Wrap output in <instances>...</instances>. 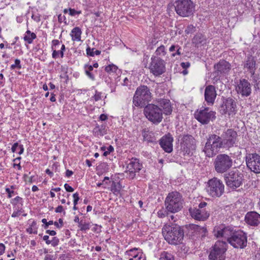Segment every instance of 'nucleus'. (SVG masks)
<instances>
[{
  "instance_id": "obj_12",
  "label": "nucleus",
  "mask_w": 260,
  "mask_h": 260,
  "mask_svg": "<svg viewBox=\"0 0 260 260\" xmlns=\"http://www.w3.org/2000/svg\"><path fill=\"white\" fill-rule=\"evenodd\" d=\"M220 142L223 148H229L236 144L237 141V132L232 129H228L221 135Z\"/></svg>"
},
{
  "instance_id": "obj_19",
  "label": "nucleus",
  "mask_w": 260,
  "mask_h": 260,
  "mask_svg": "<svg viewBox=\"0 0 260 260\" xmlns=\"http://www.w3.org/2000/svg\"><path fill=\"white\" fill-rule=\"evenodd\" d=\"M245 220L251 226H257L260 223V214L255 211L248 212L245 215Z\"/></svg>"
},
{
  "instance_id": "obj_7",
  "label": "nucleus",
  "mask_w": 260,
  "mask_h": 260,
  "mask_svg": "<svg viewBox=\"0 0 260 260\" xmlns=\"http://www.w3.org/2000/svg\"><path fill=\"white\" fill-rule=\"evenodd\" d=\"M206 189L210 197L219 198L224 192V185L222 181L217 178H213L208 181Z\"/></svg>"
},
{
  "instance_id": "obj_62",
  "label": "nucleus",
  "mask_w": 260,
  "mask_h": 260,
  "mask_svg": "<svg viewBox=\"0 0 260 260\" xmlns=\"http://www.w3.org/2000/svg\"><path fill=\"white\" fill-rule=\"evenodd\" d=\"M109 87L111 89V92H113L115 91L116 84L113 83H110L109 84Z\"/></svg>"
},
{
  "instance_id": "obj_23",
  "label": "nucleus",
  "mask_w": 260,
  "mask_h": 260,
  "mask_svg": "<svg viewBox=\"0 0 260 260\" xmlns=\"http://www.w3.org/2000/svg\"><path fill=\"white\" fill-rule=\"evenodd\" d=\"M141 164H125L126 170V171L129 172L131 176L133 177L135 175V173L140 170L141 166L140 165Z\"/></svg>"
},
{
  "instance_id": "obj_18",
  "label": "nucleus",
  "mask_w": 260,
  "mask_h": 260,
  "mask_svg": "<svg viewBox=\"0 0 260 260\" xmlns=\"http://www.w3.org/2000/svg\"><path fill=\"white\" fill-rule=\"evenodd\" d=\"M217 96L215 87L213 85H208L205 89V100L208 105H213Z\"/></svg>"
},
{
  "instance_id": "obj_32",
  "label": "nucleus",
  "mask_w": 260,
  "mask_h": 260,
  "mask_svg": "<svg viewBox=\"0 0 260 260\" xmlns=\"http://www.w3.org/2000/svg\"><path fill=\"white\" fill-rule=\"evenodd\" d=\"M142 251V250L140 248L135 247L126 250L125 252V255L131 256V258H134L138 254H140V253H141Z\"/></svg>"
},
{
  "instance_id": "obj_36",
  "label": "nucleus",
  "mask_w": 260,
  "mask_h": 260,
  "mask_svg": "<svg viewBox=\"0 0 260 260\" xmlns=\"http://www.w3.org/2000/svg\"><path fill=\"white\" fill-rule=\"evenodd\" d=\"M166 53L167 51L165 46L160 45L156 49L154 53L155 55H153V56H156L157 57L164 56L166 54Z\"/></svg>"
},
{
  "instance_id": "obj_34",
  "label": "nucleus",
  "mask_w": 260,
  "mask_h": 260,
  "mask_svg": "<svg viewBox=\"0 0 260 260\" xmlns=\"http://www.w3.org/2000/svg\"><path fill=\"white\" fill-rule=\"evenodd\" d=\"M121 185L119 182H116L112 181L110 187L111 191L114 194H117L120 192L121 189Z\"/></svg>"
},
{
  "instance_id": "obj_44",
  "label": "nucleus",
  "mask_w": 260,
  "mask_h": 260,
  "mask_svg": "<svg viewBox=\"0 0 260 260\" xmlns=\"http://www.w3.org/2000/svg\"><path fill=\"white\" fill-rule=\"evenodd\" d=\"M121 79H122V82L121 83V85L122 86H128L129 83V81L127 77H124L122 78L121 76L118 77L116 79V82L117 83L118 81H119Z\"/></svg>"
},
{
  "instance_id": "obj_30",
  "label": "nucleus",
  "mask_w": 260,
  "mask_h": 260,
  "mask_svg": "<svg viewBox=\"0 0 260 260\" xmlns=\"http://www.w3.org/2000/svg\"><path fill=\"white\" fill-rule=\"evenodd\" d=\"M246 162H260V156L256 153H249L246 157Z\"/></svg>"
},
{
  "instance_id": "obj_14",
  "label": "nucleus",
  "mask_w": 260,
  "mask_h": 260,
  "mask_svg": "<svg viewBox=\"0 0 260 260\" xmlns=\"http://www.w3.org/2000/svg\"><path fill=\"white\" fill-rule=\"evenodd\" d=\"M246 234L239 231L235 232L229 239V243L235 248H243L247 245Z\"/></svg>"
},
{
  "instance_id": "obj_38",
  "label": "nucleus",
  "mask_w": 260,
  "mask_h": 260,
  "mask_svg": "<svg viewBox=\"0 0 260 260\" xmlns=\"http://www.w3.org/2000/svg\"><path fill=\"white\" fill-rule=\"evenodd\" d=\"M159 260H175V258L171 253L164 251L160 255Z\"/></svg>"
},
{
  "instance_id": "obj_43",
  "label": "nucleus",
  "mask_w": 260,
  "mask_h": 260,
  "mask_svg": "<svg viewBox=\"0 0 260 260\" xmlns=\"http://www.w3.org/2000/svg\"><path fill=\"white\" fill-rule=\"evenodd\" d=\"M78 227L80 228V230L81 231H85L90 229V225L89 223L83 222L82 221V222H80L79 223V225H78Z\"/></svg>"
},
{
  "instance_id": "obj_50",
  "label": "nucleus",
  "mask_w": 260,
  "mask_h": 260,
  "mask_svg": "<svg viewBox=\"0 0 260 260\" xmlns=\"http://www.w3.org/2000/svg\"><path fill=\"white\" fill-rule=\"evenodd\" d=\"M69 15L72 16H74L76 15H79L81 14V11H76L74 9L70 8L69 9Z\"/></svg>"
},
{
  "instance_id": "obj_51",
  "label": "nucleus",
  "mask_w": 260,
  "mask_h": 260,
  "mask_svg": "<svg viewBox=\"0 0 260 260\" xmlns=\"http://www.w3.org/2000/svg\"><path fill=\"white\" fill-rule=\"evenodd\" d=\"M13 186H11L10 188H7L6 189V191L7 193H8V196L9 198H11L14 193V191L13 190Z\"/></svg>"
},
{
  "instance_id": "obj_58",
  "label": "nucleus",
  "mask_w": 260,
  "mask_h": 260,
  "mask_svg": "<svg viewBox=\"0 0 260 260\" xmlns=\"http://www.w3.org/2000/svg\"><path fill=\"white\" fill-rule=\"evenodd\" d=\"M5 246L3 243H0V255H3L5 251Z\"/></svg>"
},
{
  "instance_id": "obj_2",
  "label": "nucleus",
  "mask_w": 260,
  "mask_h": 260,
  "mask_svg": "<svg viewBox=\"0 0 260 260\" xmlns=\"http://www.w3.org/2000/svg\"><path fill=\"white\" fill-rule=\"evenodd\" d=\"M162 234L165 239L173 245L181 243L184 237V232L181 228L173 224L165 225L162 229Z\"/></svg>"
},
{
  "instance_id": "obj_37",
  "label": "nucleus",
  "mask_w": 260,
  "mask_h": 260,
  "mask_svg": "<svg viewBox=\"0 0 260 260\" xmlns=\"http://www.w3.org/2000/svg\"><path fill=\"white\" fill-rule=\"evenodd\" d=\"M247 167L256 174L260 173V164H246Z\"/></svg>"
},
{
  "instance_id": "obj_33",
  "label": "nucleus",
  "mask_w": 260,
  "mask_h": 260,
  "mask_svg": "<svg viewBox=\"0 0 260 260\" xmlns=\"http://www.w3.org/2000/svg\"><path fill=\"white\" fill-rule=\"evenodd\" d=\"M215 162H232V160L228 155L221 154L217 156Z\"/></svg>"
},
{
  "instance_id": "obj_1",
  "label": "nucleus",
  "mask_w": 260,
  "mask_h": 260,
  "mask_svg": "<svg viewBox=\"0 0 260 260\" xmlns=\"http://www.w3.org/2000/svg\"><path fill=\"white\" fill-rule=\"evenodd\" d=\"M159 106L150 104L147 105L144 109V114L148 120L155 124L159 123L163 119V113L169 115L172 112V107L170 100L161 99L159 101Z\"/></svg>"
},
{
  "instance_id": "obj_55",
  "label": "nucleus",
  "mask_w": 260,
  "mask_h": 260,
  "mask_svg": "<svg viewBox=\"0 0 260 260\" xmlns=\"http://www.w3.org/2000/svg\"><path fill=\"white\" fill-rule=\"evenodd\" d=\"M73 197L74 198V204L77 205L78 202L79 200V196L78 192H76L73 194Z\"/></svg>"
},
{
  "instance_id": "obj_6",
  "label": "nucleus",
  "mask_w": 260,
  "mask_h": 260,
  "mask_svg": "<svg viewBox=\"0 0 260 260\" xmlns=\"http://www.w3.org/2000/svg\"><path fill=\"white\" fill-rule=\"evenodd\" d=\"M174 7L176 13L183 17L191 16L194 11V5L191 0H177Z\"/></svg>"
},
{
  "instance_id": "obj_42",
  "label": "nucleus",
  "mask_w": 260,
  "mask_h": 260,
  "mask_svg": "<svg viewBox=\"0 0 260 260\" xmlns=\"http://www.w3.org/2000/svg\"><path fill=\"white\" fill-rule=\"evenodd\" d=\"M86 51L87 54L90 56H94L95 55H99L101 54L100 51L98 50H94V48H91L90 47H88Z\"/></svg>"
},
{
  "instance_id": "obj_46",
  "label": "nucleus",
  "mask_w": 260,
  "mask_h": 260,
  "mask_svg": "<svg viewBox=\"0 0 260 260\" xmlns=\"http://www.w3.org/2000/svg\"><path fill=\"white\" fill-rule=\"evenodd\" d=\"M102 150L104 151L103 155L104 156L108 155L110 152L114 151V148L111 145L109 146L107 148L102 147Z\"/></svg>"
},
{
  "instance_id": "obj_63",
  "label": "nucleus",
  "mask_w": 260,
  "mask_h": 260,
  "mask_svg": "<svg viewBox=\"0 0 260 260\" xmlns=\"http://www.w3.org/2000/svg\"><path fill=\"white\" fill-rule=\"evenodd\" d=\"M65 49H66L65 45L62 44L61 45V49L59 52L60 56L61 58H62L63 57V55H64L63 51L65 50Z\"/></svg>"
},
{
  "instance_id": "obj_39",
  "label": "nucleus",
  "mask_w": 260,
  "mask_h": 260,
  "mask_svg": "<svg viewBox=\"0 0 260 260\" xmlns=\"http://www.w3.org/2000/svg\"><path fill=\"white\" fill-rule=\"evenodd\" d=\"M37 222L35 221H32L29 226L27 228L26 231L29 234H37Z\"/></svg>"
},
{
  "instance_id": "obj_4",
  "label": "nucleus",
  "mask_w": 260,
  "mask_h": 260,
  "mask_svg": "<svg viewBox=\"0 0 260 260\" xmlns=\"http://www.w3.org/2000/svg\"><path fill=\"white\" fill-rule=\"evenodd\" d=\"M220 139L221 138L216 135L209 136L204 149V152L206 156L213 157L220 148H223Z\"/></svg>"
},
{
  "instance_id": "obj_59",
  "label": "nucleus",
  "mask_w": 260,
  "mask_h": 260,
  "mask_svg": "<svg viewBox=\"0 0 260 260\" xmlns=\"http://www.w3.org/2000/svg\"><path fill=\"white\" fill-rule=\"evenodd\" d=\"M58 20L60 23H61L64 21L65 22V23L66 22L65 21V20H66V17L64 15H62L61 14L58 15Z\"/></svg>"
},
{
  "instance_id": "obj_15",
  "label": "nucleus",
  "mask_w": 260,
  "mask_h": 260,
  "mask_svg": "<svg viewBox=\"0 0 260 260\" xmlns=\"http://www.w3.org/2000/svg\"><path fill=\"white\" fill-rule=\"evenodd\" d=\"M236 103L231 98L224 100L220 107L219 111L222 114H228L229 116L233 115L236 113Z\"/></svg>"
},
{
  "instance_id": "obj_22",
  "label": "nucleus",
  "mask_w": 260,
  "mask_h": 260,
  "mask_svg": "<svg viewBox=\"0 0 260 260\" xmlns=\"http://www.w3.org/2000/svg\"><path fill=\"white\" fill-rule=\"evenodd\" d=\"M182 147L186 152H190L191 150L194 149V140L191 136H186L183 138Z\"/></svg>"
},
{
  "instance_id": "obj_26",
  "label": "nucleus",
  "mask_w": 260,
  "mask_h": 260,
  "mask_svg": "<svg viewBox=\"0 0 260 260\" xmlns=\"http://www.w3.org/2000/svg\"><path fill=\"white\" fill-rule=\"evenodd\" d=\"M231 167V164H215V166L216 171L219 173L225 172Z\"/></svg>"
},
{
  "instance_id": "obj_56",
  "label": "nucleus",
  "mask_w": 260,
  "mask_h": 260,
  "mask_svg": "<svg viewBox=\"0 0 260 260\" xmlns=\"http://www.w3.org/2000/svg\"><path fill=\"white\" fill-rule=\"evenodd\" d=\"M64 187L66 191L68 192H73L74 190V188L67 183H66L64 185Z\"/></svg>"
},
{
  "instance_id": "obj_60",
  "label": "nucleus",
  "mask_w": 260,
  "mask_h": 260,
  "mask_svg": "<svg viewBox=\"0 0 260 260\" xmlns=\"http://www.w3.org/2000/svg\"><path fill=\"white\" fill-rule=\"evenodd\" d=\"M17 150H19L18 153L19 154H22L24 151L23 146L22 145H19L18 143H17Z\"/></svg>"
},
{
  "instance_id": "obj_54",
  "label": "nucleus",
  "mask_w": 260,
  "mask_h": 260,
  "mask_svg": "<svg viewBox=\"0 0 260 260\" xmlns=\"http://www.w3.org/2000/svg\"><path fill=\"white\" fill-rule=\"evenodd\" d=\"M56 256L55 255L47 254L44 258V260H56Z\"/></svg>"
},
{
  "instance_id": "obj_9",
  "label": "nucleus",
  "mask_w": 260,
  "mask_h": 260,
  "mask_svg": "<svg viewBox=\"0 0 260 260\" xmlns=\"http://www.w3.org/2000/svg\"><path fill=\"white\" fill-rule=\"evenodd\" d=\"M151 93L146 86H141L137 88L133 98V103L136 106H141L145 102L151 100Z\"/></svg>"
},
{
  "instance_id": "obj_16",
  "label": "nucleus",
  "mask_w": 260,
  "mask_h": 260,
  "mask_svg": "<svg viewBox=\"0 0 260 260\" xmlns=\"http://www.w3.org/2000/svg\"><path fill=\"white\" fill-rule=\"evenodd\" d=\"M237 93L242 96H248L251 93L250 83L246 79L240 80L236 88Z\"/></svg>"
},
{
  "instance_id": "obj_31",
  "label": "nucleus",
  "mask_w": 260,
  "mask_h": 260,
  "mask_svg": "<svg viewBox=\"0 0 260 260\" xmlns=\"http://www.w3.org/2000/svg\"><path fill=\"white\" fill-rule=\"evenodd\" d=\"M235 233V232H234L233 229L232 227L225 225L223 239L229 242V239Z\"/></svg>"
},
{
  "instance_id": "obj_3",
  "label": "nucleus",
  "mask_w": 260,
  "mask_h": 260,
  "mask_svg": "<svg viewBox=\"0 0 260 260\" xmlns=\"http://www.w3.org/2000/svg\"><path fill=\"white\" fill-rule=\"evenodd\" d=\"M165 205L168 211L176 213L182 208V199L178 192L169 193L166 198Z\"/></svg>"
},
{
  "instance_id": "obj_35",
  "label": "nucleus",
  "mask_w": 260,
  "mask_h": 260,
  "mask_svg": "<svg viewBox=\"0 0 260 260\" xmlns=\"http://www.w3.org/2000/svg\"><path fill=\"white\" fill-rule=\"evenodd\" d=\"M108 166L106 164H100L96 167L97 174L101 175L108 171Z\"/></svg>"
},
{
  "instance_id": "obj_57",
  "label": "nucleus",
  "mask_w": 260,
  "mask_h": 260,
  "mask_svg": "<svg viewBox=\"0 0 260 260\" xmlns=\"http://www.w3.org/2000/svg\"><path fill=\"white\" fill-rule=\"evenodd\" d=\"M190 66L189 62H183L181 63V66L183 69H187Z\"/></svg>"
},
{
  "instance_id": "obj_29",
  "label": "nucleus",
  "mask_w": 260,
  "mask_h": 260,
  "mask_svg": "<svg viewBox=\"0 0 260 260\" xmlns=\"http://www.w3.org/2000/svg\"><path fill=\"white\" fill-rule=\"evenodd\" d=\"M37 36L34 32H31L30 30H27L24 34L23 39L25 42L28 44H31L36 38Z\"/></svg>"
},
{
  "instance_id": "obj_45",
  "label": "nucleus",
  "mask_w": 260,
  "mask_h": 260,
  "mask_svg": "<svg viewBox=\"0 0 260 260\" xmlns=\"http://www.w3.org/2000/svg\"><path fill=\"white\" fill-rule=\"evenodd\" d=\"M128 260H146L145 254L142 251L140 254H138L134 258H130Z\"/></svg>"
},
{
  "instance_id": "obj_49",
  "label": "nucleus",
  "mask_w": 260,
  "mask_h": 260,
  "mask_svg": "<svg viewBox=\"0 0 260 260\" xmlns=\"http://www.w3.org/2000/svg\"><path fill=\"white\" fill-rule=\"evenodd\" d=\"M49 244H51V245L53 247L57 246L59 243V239L57 237H53L51 240H50L49 242Z\"/></svg>"
},
{
  "instance_id": "obj_47",
  "label": "nucleus",
  "mask_w": 260,
  "mask_h": 260,
  "mask_svg": "<svg viewBox=\"0 0 260 260\" xmlns=\"http://www.w3.org/2000/svg\"><path fill=\"white\" fill-rule=\"evenodd\" d=\"M42 222L45 224L44 226L45 229H47L49 225L53 224V221L52 220H50L48 222L45 218L42 219Z\"/></svg>"
},
{
  "instance_id": "obj_52",
  "label": "nucleus",
  "mask_w": 260,
  "mask_h": 260,
  "mask_svg": "<svg viewBox=\"0 0 260 260\" xmlns=\"http://www.w3.org/2000/svg\"><path fill=\"white\" fill-rule=\"evenodd\" d=\"M167 211L163 209L159 210L157 212L158 216L160 218L165 217L167 215Z\"/></svg>"
},
{
  "instance_id": "obj_20",
  "label": "nucleus",
  "mask_w": 260,
  "mask_h": 260,
  "mask_svg": "<svg viewBox=\"0 0 260 260\" xmlns=\"http://www.w3.org/2000/svg\"><path fill=\"white\" fill-rule=\"evenodd\" d=\"M244 68L251 74V76L254 75L256 70V60L253 56L250 55L247 57L244 63Z\"/></svg>"
},
{
  "instance_id": "obj_10",
  "label": "nucleus",
  "mask_w": 260,
  "mask_h": 260,
  "mask_svg": "<svg viewBox=\"0 0 260 260\" xmlns=\"http://www.w3.org/2000/svg\"><path fill=\"white\" fill-rule=\"evenodd\" d=\"M149 69L154 76H160L166 72V62L160 57L152 56Z\"/></svg>"
},
{
  "instance_id": "obj_21",
  "label": "nucleus",
  "mask_w": 260,
  "mask_h": 260,
  "mask_svg": "<svg viewBox=\"0 0 260 260\" xmlns=\"http://www.w3.org/2000/svg\"><path fill=\"white\" fill-rule=\"evenodd\" d=\"M215 68L220 74H226L231 70V64L228 61L222 60L215 66Z\"/></svg>"
},
{
  "instance_id": "obj_61",
  "label": "nucleus",
  "mask_w": 260,
  "mask_h": 260,
  "mask_svg": "<svg viewBox=\"0 0 260 260\" xmlns=\"http://www.w3.org/2000/svg\"><path fill=\"white\" fill-rule=\"evenodd\" d=\"M63 211V208L62 206L59 205L55 208V212L56 213H61Z\"/></svg>"
},
{
  "instance_id": "obj_28",
  "label": "nucleus",
  "mask_w": 260,
  "mask_h": 260,
  "mask_svg": "<svg viewBox=\"0 0 260 260\" xmlns=\"http://www.w3.org/2000/svg\"><path fill=\"white\" fill-rule=\"evenodd\" d=\"M60 45V42L58 40H53L52 41L51 49L53 51L52 56L53 58H56L59 54L60 51H57V49L58 48V46Z\"/></svg>"
},
{
  "instance_id": "obj_24",
  "label": "nucleus",
  "mask_w": 260,
  "mask_h": 260,
  "mask_svg": "<svg viewBox=\"0 0 260 260\" xmlns=\"http://www.w3.org/2000/svg\"><path fill=\"white\" fill-rule=\"evenodd\" d=\"M82 31L79 27H74L71 31L70 36L73 41H80L81 38Z\"/></svg>"
},
{
  "instance_id": "obj_64",
  "label": "nucleus",
  "mask_w": 260,
  "mask_h": 260,
  "mask_svg": "<svg viewBox=\"0 0 260 260\" xmlns=\"http://www.w3.org/2000/svg\"><path fill=\"white\" fill-rule=\"evenodd\" d=\"M46 233L51 236H55L56 233L55 231L48 230L46 231Z\"/></svg>"
},
{
  "instance_id": "obj_40",
  "label": "nucleus",
  "mask_w": 260,
  "mask_h": 260,
  "mask_svg": "<svg viewBox=\"0 0 260 260\" xmlns=\"http://www.w3.org/2000/svg\"><path fill=\"white\" fill-rule=\"evenodd\" d=\"M105 71L109 74L112 73H115L117 74V72H118V73L120 72V71L118 70L117 67L113 64H111L106 67Z\"/></svg>"
},
{
  "instance_id": "obj_53",
  "label": "nucleus",
  "mask_w": 260,
  "mask_h": 260,
  "mask_svg": "<svg viewBox=\"0 0 260 260\" xmlns=\"http://www.w3.org/2000/svg\"><path fill=\"white\" fill-rule=\"evenodd\" d=\"M53 224H54L56 228L60 229L63 226V220L61 218H59L58 222L56 221L53 222Z\"/></svg>"
},
{
  "instance_id": "obj_27",
  "label": "nucleus",
  "mask_w": 260,
  "mask_h": 260,
  "mask_svg": "<svg viewBox=\"0 0 260 260\" xmlns=\"http://www.w3.org/2000/svg\"><path fill=\"white\" fill-rule=\"evenodd\" d=\"M225 225L221 224L219 225L215 226L213 233L214 235L217 238H223V234L224 233Z\"/></svg>"
},
{
  "instance_id": "obj_17",
  "label": "nucleus",
  "mask_w": 260,
  "mask_h": 260,
  "mask_svg": "<svg viewBox=\"0 0 260 260\" xmlns=\"http://www.w3.org/2000/svg\"><path fill=\"white\" fill-rule=\"evenodd\" d=\"M173 138L170 134L164 136L159 140V145L166 152L170 153L173 150Z\"/></svg>"
},
{
  "instance_id": "obj_8",
  "label": "nucleus",
  "mask_w": 260,
  "mask_h": 260,
  "mask_svg": "<svg viewBox=\"0 0 260 260\" xmlns=\"http://www.w3.org/2000/svg\"><path fill=\"white\" fill-rule=\"evenodd\" d=\"M227 245L225 241H217L211 249L208 256L209 260H224Z\"/></svg>"
},
{
  "instance_id": "obj_41",
  "label": "nucleus",
  "mask_w": 260,
  "mask_h": 260,
  "mask_svg": "<svg viewBox=\"0 0 260 260\" xmlns=\"http://www.w3.org/2000/svg\"><path fill=\"white\" fill-rule=\"evenodd\" d=\"M94 132L97 136H102L106 134L105 126H96L94 129Z\"/></svg>"
},
{
  "instance_id": "obj_25",
  "label": "nucleus",
  "mask_w": 260,
  "mask_h": 260,
  "mask_svg": "<svg viewBox=\"0 0 260 260\" xmlns=\"http://www.w3.org/2000/svg\"><path fill=\"white\" fill-rule=\"evenodd\" d=\"M84 69L86 75L91 80H95V75L94 72H96V71H93V67L91 65L86 64L84 66Z\"/></svg>"
},
{
  "instance_id": "obj_11",
  "label": "nucleus",
  "mask_w": 260,
  "mask_h": 260,
  "mask_svg": "<svg viewBox=\"0 0 260 260\" xmlns=\"http://www.w3.org/2000/svg\"><path fill=\"white\" fill-rule=\"evenodd\" d=\"M194 117L202 124H206L210 121L215 119L216 112L211 110L208 107H203L195 112Z\"/></svg>"
},
{
  "instance_id": "obj_48",
  "label": "nucleus",
  "mask_w": 260,
  "mask_h": 260,
  "mask_svg": "<svg viewBox=\"0 0 260 260\" xmlns=\"http://www.w3.org/2000/svg\"><path fill=\"white\" fill-rule=\"evenodd\" d=\"M102 92L96 90L94 95L92 97V98H93L95 101H98L102 99Z\"/></svg>"
},
{
  "instance_id": "obj_13",
  "label": "nucleus",
  "mask_w": 260,
  "mask_h": 260,
  "mask_svg": "<svg viewBox=\"0 0 260 260\" xmlns=\"http://www.w3.org/2000/svg\"><path fill=\"white\" fill-rule=\"evenodd\" d=\"M207 205V203L203 202L199 205L198 208H190L189 211L191 216L198 220H206L210 215L209 211L205 208Z\"/></svg>"
},
{
  "instance_id": "obj_5",
  "label": "nucleus",
  "mask_w": 260,
  "mask_h": 260,
  "mask_svg": "<svg viewBox=\"0 0 260 260\" xmlns=\"http://www.w3.org/2000/svg\"><path fill=\"white\" fill-rule=\"evenodd\" d=\"M224 178L226 186L232 190L241 186L244 180L243 174L238 170L229 172L224 174Z\"/></svg>"
}]
</instances>
